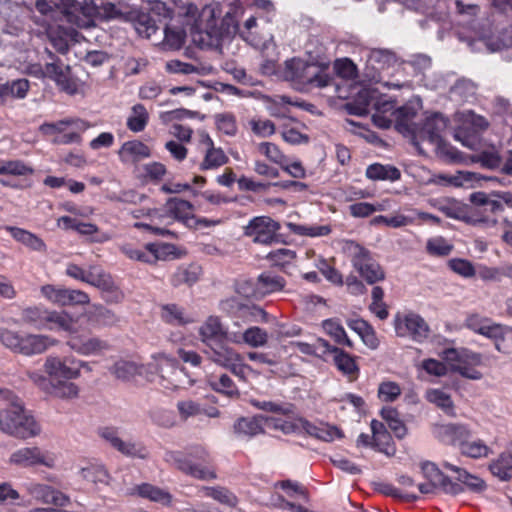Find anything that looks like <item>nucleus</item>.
<instances>
[{
	"label": "nucleus",
	"mask_w": 512,
	"mask_h": 512,
	"mask_svg": "<svg viewBox=\"0 0 512 512\" xmlns=\"http://www.w3.org/2000/svg\"><path fill=\"white\" fill-rule=\"evenodd\" d=\"M184 18L183 28L165 27L164 41L169 48L179 49L187 32L191 34L193 42L202 48L219 44L212 8L206 6L199 12L195 5L190 4Z\"/></svg>",
	"instance_id": "nucleus-1"
},
{
	"label": "nucleus",
	"mask_w": 512,
	"mask_h": 512,
	"mask_svg": "<svg viewBox=\"0 0 512 512\" xmlns=\"http://www.w3.org/2000/svg\"><path fill=\"white\" fill-rule=\"evenodd\" d=\"M0 405V430L3 433L18 439H28L40 434V425L12 392L0 391Z\"/></svg>",
	"instance_id": "nucleus-2"
},
{
	"label": "nucleus",
	"mask_w": 512,
	"mask_h": 512,
	"mask_svg": "<svg viewBox=\"0 0 512 512\" xmlns=\"http://www.w3.org/2000/svg\"><path fill=\"white\" fill-rule=\"evenodd\" d=\"M147 216L150 217V223L138 222L135 223V227L144 228L159 236H175L174 232L160 225L168 226L177 221L186 227L193 228L195 223L193 204L177 197L169 198L166 201L163 213L156 209L148 210Z\"/></svg>",
	"instance_id": "nucleus-3"
},
{
	"label": "nucleus",
	"mask_w": 512,
	"mask_h": 512,
	"mask_svg": "<svg viewBox=\"0 0 512 512\" xmlns=\"http://www.w3.org/2000/svg\"><path fill=\"white\" fill-rule=\"evenodd\" d=\"M285 64V78L297 86L323 88L328 86L332 80L325 68L315 63L293 58L287 60Z\"/></svg>",
	"instance_id": "nucleus-4"
},
{
	"label": "nucleus",
	"mask_w": 512,
	"mask_h": 512,
	"mask_svg": "<svg viewBox=\"0 0 512 512\" xmlns=\"http://www.w3.org/2000/svg\"><path fill=\"white\" fill-rule=\"evenodd\" d=\"M153 361L147 367L148 370H155L158 375V384L170 391L186 389L193 385V380L188 376L183 368L178 366L175 359L160 353L154 355Z\"/></svg>",
	"instance_id": "nucleus-5"
},
{
	"label": "nucleus",
	"mask_w": 512,
	"mask_h": 512,
	"mask_svg": "<svg viewBox=\"0 0 512 512\" xmlns=\"http://www.w3.org/2000/svg\"><path fill=\"white\" fill-rule=\"evenodd\" d=\"M0 342L13 352L32 356L44 353L50 347L57 345L58 341L42 334H24L0 328Z\"/></svg>",
	"instance_id": "nucleus-6"
},
{
	"label": "nucleus",
	"mask_w": 512,
	"mask_h": 512,
	"mask_svg": "<svg viewBox=\"0 0 512 512\" xmlns=\"http://www.w3.org/2000/svg\"><path fill=\"white\" fill-rule=\"evenodd\" d=\"M91 124L79 118H65L56 122L43 123L39 130L58 145L81 143V134L88 130Z\"/></svg>",
	"instance_id": "nucleus-7"
},
{
	"label": "nucleus",
	"mask_w": 512,
	"mask_h": 512,
	"mask_svg": "<svg viewBox=\"0 0 512 512\" xmlns=\"http://www.w3.org/2000/svg\"><path fill=\"white\" fill-rule=\"evenodd\" d=\"M347 251L353 268L369 285L385 280L386 273L376 261L370 250L355 241L347 243Z\"/></svg>",
	"instance_id": "nucleus-8"
},
{
	"label": "nucleus",
	"mask_w": 512,
	"mask_h": 512,
	"mask_svg": "<svg viewBox=\"0 0 512 512\" xmlns=\"http://www.w3.org/2000/svg\"><path fill=\"white\" fill-rule=\"evenodd\" d=\"M421 469L428 482L418 485L420 493L434 494L439 489L445 494L455 496L464 492L463 487L459 483L452 481L434 463L425 462L422 464Z\"/></svg>",
	"instance_id": "nucleus-9"
},
{
	"label": "nucleus",
	"mask_w": 512,
	"mask_h": 512,
	"mask_svg": "<svg viewBox=\"0 0 512 512\" xmlns=\"http://www.w3.org/2000/svg\"><path fill=\"white\" fill-rule=\"evenodd\" d=\"M97 2L95 0H66L61 10L63 20L79 28H89L97 21Z\"/></svg>",
	"instance_id": "nucleus-10"
},
{
	"label": "nucleus",
	"mask_w": 512,
	"mask_h": 512,
	"mask_svg": "<svg viewBox=\"0 0 512 512\" xmlns=\"http://www.w3.org/2000/svg\"><path fill=\"white\" fill-rule=\"evenodd\" d=\"M28 496L37 502L51 506L67 507L71 498L59 489L36 480H29L23 484Z\"/></svg>",
	"instance_id": "nucleus-11"
},
{
	"label": "nucleus",
	"mask_w": 512,
	"mask_h": 512,
	"mask_svg": "<svg viewBox=\"0 0 512 512\" xmlns=\"http://www.w3.org/2000/svg\"><path fill=\"white\" fill-rule=\"evenodd\" d=\"M80 365H83L80 363V359H77L72 355L64 357L58 355H49L45 359L43 368L45 373L52 380H74L80 377Z\"/></svg>",
	"instance_id": "nucleus-12"
},
{
	"label": "nucleus",
	"mask_w": 512,
	"mask_h": 512,
	"mask_svg": "<svg viewBox=\"0 0 512 512\" xmlns=\"http://www.w3.org/2000/svg\"><path fill=\"white\" fill-rule=\"evenodd\" d=\"M444 354L447 360L455 361L452 365L453 371L472 380L482 378V373L477 369L482 364L481 354L468 350L459 353L453 348L445 350Z\"/></svg>",
	"instance_id": "nucleus-13"
},
{
	"label": "nucleus",
	"mask_w": 512,
	"mask_h": 512,
	"mask_svg": "<svg viewBox=\"0 0 512 512\" xmlns=\"http://www.w3.org/2000/svg\"><path fill=\"white\" fill-rule=\"evenodd\" d=\"M256 286L251 281H242L237 284V296L225 304L234 309L238 317L252 321L255 316Z\"/></svg>",
	"instance_id": "nucleus-14"
},
{
	"label": "nucleus",
	"mask_w": 512,
	"mask_h": 512,
	"mask_svg": "<svg viewBox=\"0 0 512 512\" xmlns=\"http://www.w3.org/2000/svg\"><path fill=\"white\" fill-rule=\"evenodd\" d=\"M9 462L23 468L38 465L45 466L47 468H54L56 459L53 454L43 451L37 446H32L22 447L14 451L9 457Z\"/></svg>",
	"instance_id": "nucleus-15"
},
{
	"label": "nucleus",
	"mask_w": 512,
	"mask_h": 512,
	"mask_svg": "<svg viewBox=\"0 0 512 512\" xmlns=\"http://www.w3.org/2000/svg\"><path fill=\"white\" fill-rule=\"evenodd\" d=\"M325 352L332 355V362L337 370L345 376L348 381L353 382L359 378L360 367L357 363L358 356L351 355L338 346L331 345L327 340L320 339Z\"/></svg>",
	"instance_id": "nucleus-16"
},
{
	"label": "nucleus",
	"mask_w": 512,
	"mask_h": 512,
	"mask_svg": "<svg viewBox=\"0 0 512 512\" xmlns=\"http://www.w3.org/2000/svg\"><path fill=\"white\" fill-rule=\"evenodd\" d=\"M395 331L397 336L410 337L413 341L422 343L429 337L430 328L420 315L410 313L396 319Z\"/></svg>",
	"instance_id": "nucleus-17"
},
{
	"label": "nucleus",
	"mask_w": 512,
	"mask_h": 512,
	"mask_svg": "<svg viewBox=\"0 0 512 512\" xmlns=\"http://www.w3.org/2000/svg\"><path fill=\"white\" fill-rule=\"evenodd\" d=\"M163 459L169 465L174 466L175 468L192 477L201 480L216 478V475L212 469L193 464L181 451L166 450Z\"/></svg>",
	"instance_id": "nucleus-18"
},
{
	"label": "nucleus",
	"mask_w": 512,
	"mask_h": 512,
	"mask_svg": "<svg viewBox=\"0 0 512 512\" xmlns=\"http://www.w3.org/2000/svg\"><path fill=\"white\" fill-rule=\"evenodd\" d=\"M436 438L445 445L456 446L461 449L472 433L467 425L460 423H448L437 425L434 430Z\"/></svg>",
	"instance_id": "nucleus-19"
},
{
	"label": "nucleus",
	"mask_w": 512,
	"mask_h": 512,
	"mask_svg": "<svg viewBox=\"0 0 512 512\" xmlns=\"http://www.w3.org/2000/svg\"><path fill=\"white\" fill-rule=\"evenodd\" d=\"M375 113H381L395 118V126L398 131L411 132L410 120L415 113L405 106L395 108V102L390 100H378L374 103Z\"/></svg>",
	"instance_id": "nucleus-20"
},
{
	"label": "nucleus",
	"mask_w": 512,
	"mask_h": 512,
	"mask_svg": "<svg viewBox=\"0 0 512 512\" xmlns=\"http://www.w3.org/2000/svg\"><path fill=\"white\" fill-rule=\"evenodd\" d=\"M448 124V118L439 112H435L425 119L419 130V137L430 144H434L443 138L442 133L446 130Z\"/></svg>",
	"instance_id": "nucleus-21"
},
{
	"label": "nucleus",
	"mask_w": 512,
	"mask_h": 512,
	"mask_svg": "<svg viewBox=\"0 0 512 512\" xmlns=\"http://www.w3.org/2000/svg\"><path fill=\"white\" fill-rule=\"evenodd\" d=\"M67 346L82 356L101 355L110 348L107 341L97 337H71Z\"/></svg>",
	"instance_id": "nucleus-22"
},
{
	"label": "nucleus",
	"mask_w": 512,
	"mask_h": 512,
	"mask_svg": "<svg viewBox=\"0 0 512 512\" xmlns=\"http://www.w3.org/2000/svg\"><path fill=\"white\" fill-rule=\"evenodd\" d=\"M370 427L372 439H374L373 449L388 457L394 456L396 453V446L391 434L386 429V426L382 422L373 419L370 423Z\"/></svg>",
	"instance_id": "nucleus-23"
},
{
	"label": "nucleus",
	"mask_w": 512,
	"mask_h": 512,
	"mask_svg": "<svg viewBox=\"0 0 512 512\" xmlns=\"http://www.w3.org/2000/svg\"><path fill=\"white\" fill-rule=\"evenodd\" d=\"M51 62L45 64V77L56 82L63 90L72 92L70 81V67L65 66L62 62L56 61L54 55L47 51Z\"/></svg>",
	"instance_id": "nucleus-24"
},
{
	"label": "nucleus",
	"mask_w": 512,
	"mask_h": 512,
	"mask_svg": "<svg viewBox=\"0 0 512 512\" xmlns=\"http://www.w3.org/2000/svg\"><path fill=\"white\" fill-rule=\"evenodd\" d=\"M267 430H278L286 435L297 433L299 432L298 418L287 420L277 416L258 415V433H265Z\"/></svg>",
	"instance_id": "nucleus-25"
},
{
	"label": "nucleus",
	"mask_w": 512,
	"mask_h": 512,
	"mask_svg": "<svg viewBox=\"0 0 512 512\" xmlns=\"http://www.w3.org/2000/svg\"><path fill=\"white\" fill-rule=\"evenodd\" d=\"M45 328L49 330H62L69 333L77 332V321L66 311L48 310Z\"/></svg>",
	"instance_id": "nucleus-26"
},
{
	"label": "nucleus",
	"mask_w": 512,
	"mask_h": 512,
	"mask_svg": "<svg viewBox=\"0 0 512 512\" xmlns=\"http://www.w3.org/2000/svg\"><path fill=\"white\" fill-rule=\"evenodd\" d=\"M136 32L145 38H150L159 28L156 18L144 11H132L129 16Z\"/></svg>",
	"instance_id": "nucleus-27"
},
{
	"label": "nucleus",
	"mask_w": 512,
	"mask_h": 512,
	"mask_svg": "<svg viewBox=\"0 0 512 512\" xmlns=\"http://www.w3.org/2000/svg\"><path fill=\"white\" fill-rule=\"evenodd\" d=\"M5 230L10 233L14 240L27 248L37 252H46L47 246L45 242L36 234L14 226H5Z\"/></svg>",
	"instance_id": "nucleus-28"
},
{
	"label": "nucleus",
	"mask_w": 512,
	"mask_h": 512,
	"mask_svg": "<svg viewBox=\"0 0 512 512\" xmlns=\"http://www.w3.org/2000/svg\"><path fill=\"white\" fill-rule=\"evenodd\" d=\"M347 326L356 332L363 343L370 349L375 350L379 346V339L371 324L363 319H349Z\"/></svg>",
	"instance_id": "nucleus-29"
},
{
	"label": "nucleus",
	"mask_w": 512,
	"mask_h": 512,
	"mask_svg": "<svg viewBox=\"0 0 512 512\" xmlns=\"http://www.w3.org/2000/svg\"><path fill=\"white\" fill-rule=\"evenodd\" d=\"M151 156L149 147L141 141L132 140L125 142L120 150L119 157L122 162H138Z\"/></svg>",
	"instance_id": "nucleus-30"
},
{
	"label": "nucleus",
	"mask_w": 512,
	"mask_h": 512,
	"mask_svg": "<svg viewBox=\"0 0 512 512\" xmlns=\"http://www.w3.org/2000/svg\"><path fill=\"white\" fill-rule=\"evenodd\" d=\"M83 282L107 292L113 291L115 288L111 275L98 265L89 266Z\"/></svg>",
	"instance_id": "nucleus-31"
},
{
	"label": "nucleus",
	"mask_w": 512,
	"mask_h": 512,
	"mask_svg": "<svg viewBox=\"0 0 512 512\" xmlns=\"http://www.w3.org/2000/svg\"><path fill=\"white\" fill-rule=\"evenodd\" d=\"M47 394L61 400L70 401L77 399L79 397L80 388L76 383L72 382L71 380H52V383Z\"/></svg>",
	"instance_id": "nucleus-32"
},
{
	"label": "nucleus",
	"mask_w": 512,
	"mask_h": 512,
	"mask_svg": "<svg viewBox=\"0 0 512 512\" xmlns=\"http://www.w3.org/2000/svg\"><path fill=\"white\" fill-rule=\"evenodd\" d=\"M279 229L280 224L277 221L267 216H258V243L280 242Z\"/></svg>",
	"instance_id": "nucleus-33"
},
{
	"label": "nucleus",
	"mask_w": 512,
	"mask_h": 512,
	"mask_svg": "<svg viewBox=\"0 0 512 512\" xmlns=\"http://www.w3.org/2000/svg\"><path fill=\"white\" fill-rule=\"evenodd\" d=\"M202 274V268L200 265L192 263L189 265H183L177 268L171 277V284L174 287H179L183 284L188 286L196 283Z\"/></svg>",
	"instance_id": "nucleus-34"
},
{
	"label": "nucleus",
	"mask_w": 512,
	"mask_h": 512,
	"mask_svg": "<svg viewBox=\"0 0 512 512\" xmlns=\"http://www.w3.org/2000/svg\"><path fill=\"white\" fill-rule=\"evenodd\" d=\"M444 467L457 474V483H459L463 488L464 486H466L469 490L473 492H482L485 490L486 483L480 477L472 475L465 469L450 463H445Z\"/></svg>",
	"instance_id": "nucleus-35"
},
{
	"label": "nucleus",
	"mask_w": 512,
	"mask_h": 512,
	"mask_svg": "<svg viewBox=\"0 0 512 512\" xmlns=\"http://www.w3.org/2000/svg\"><path fill=\"white\" fill-rule=\"evenodd\" d=\"M260 52L262 57L265 58L264 63L261 64V73L264 75L275 74L277 71L278 51L272 36L263 42Z\"/></svg>",
	"instance_id": "nucleus-36"
},
{
	"label": "nucleus",
	"mask_w": 512,
	"mask_h": 512,
	"mask_svg": "<svg viewBox=\"0 0 512 512\" xmlns=\"http://www.w3.org/2000/svg\"><path fill=\"white\" fill-rule=\"evenodd\" d=\"M135 491L140 497L147 498L163 506H169L172 502V495L168 491L149 483L136 486Z\"/></svg>",
	"instance_id": "nucleus-37"
},
{
	"label": "nucleus",
	"mask_w": 512,
	"mask_h": 512,
	"mask_svg": "<svg viewBox=\"0 0 512 512\" xmlns=\"http://www.w3.org/2000/svg\"><path fill=\"white\" fill-rule=\"evenodd\" d=\"M490 472L502 481H508L512 477V452H502L497 459L489 464Z\"/></svg>",
	"instance_id": "nucleus-38"
},
{
	"label": "nucleus",
	"mask_w": 512,
	"mask_h": 512,
	"mask_svg": "<svg viewBox=\"0 0 512 512\" xmlns=\"http://www.w3.org/2000/svg\"><path fill=\"white\" fill-rule=\"evenodd\" d=\"M147 371V366L126 360L116 362L111 368V373L121 380H130L136 375L145 374Z\"/></svg>",
	"instance_id": "nucleus-39"
},
{
	"label": "nucleus",
	"mask_w": 512,
	"mask_h": 512,
	"mask_svg": "<svg viewBox=\"0 0 512 512\" xmlns=\"http://www.w3.org/2000/svg\"><path fill=\"white\" fill-rule=\"evenodd\" d=\"M324 331L338 344L354 348V343L349 339L344 327L338 319H326L322 322Z\"/></svg>",
	"instance_id": "nucleus-40"
},
{
	"label": "nucleus",
	"mask_w": 512,
	"mask_h": 512,
	"mask_svg": "<svg viewBox=\"0 0 512 512\" xmlns=\"http://www.w3.org/2000/svg\"><path fill=\"white\" fill-rule=\"evenodd\" d=\"M210 387L217 393H220L230 399H238L240 392L233 380L226 374L213 376L209 379Z\"/></svg>",
	"instance_id": "nucleus-41"
},
{
	"label": "nucleus",
	"mask_w": 512,
	"mask_h": 512,
	"mask_svg": "<svg viewBox=\"0 0 512 512\" xmlns=\"http://www.w3.org/2000/svg\"><path fill=\"white\" fill-rule=\"evenodd\" d=\"M203 341L221 340L226 336V329L217 316H209L199 329Z\"/></svg>",
	"instance_id": "nucleus-42"
},
{
	"label": "nucleus",
	"mask_w": 512,
	"mask_h": 512,
	"mask_svg": "<svg viewBox=\"0 0 512 512\" xmlns=\"http://www.w3.org/2000/svg\"><path fill=\"white\" fill-rule=\"evenodd\" d=\"M425 399L440 408L446 415L455 416L454 403L451 396L441 389H428Z\"/></svg>",
	"instance_id": "nucleus-43"
},
{
	"label": "nucleus",
	"mask_w": 512,
	"mask_h": 512,
	"mask_svg": "<svg viewBox=\"0 0 512 512\" xmlns=\"http://www.w3.org/2000/svg\"><path fill=\"white\" fill-rule=\"evenodd\" d=\"M285 286V279L281 276L262 273L258 275V295H267L281 291Z\"/></svg>",
	"instance_id": "nucleus-44"
},
{
	"label": "nucleus",
	"mask_w": 512,
	"mask_h": 512,
	"mask_svg": "<svg viewBox=\"0 0 512 512\" xmlns=\"http://www.w3.org/2000/svg\"><path fill=\"white\" fill-rule=\"evenodd\" d=\"M66 0H37L36 8L45 17L52 21L63 20L61 10H64Z\"/></svg>",
	"instance_id": "nucleus-45"
},
{
	"label": "nucleus",
	"mask_w": 512,
	"mask_h": 512,
	"mask_svg": "<svg viewBox=\"0 0 512 512\" xmlns=\"http://www.w3.org/2000/svg\"><path fill=\"white\" fill-rule=\"evenodd\" d=\"M366 176L372 180H399L401 173L393 166H385L379 163L368 166Z\"/></svg>",
	"instance_id": "nucleus-46"
},
{
	"label": "nucleus",
	"mask_w": 512,
	"mask_h": 512,
	"mask_svg": "<svg viewBox=\"0 0 512 512\" xmlns=\"http://www.w3.org/2000/svg\"><path fill=\"white\" fill-rule=\"evenodd\" d=\"M116 450L130 458L147 459L149 457L147 447L138 441L123 440L121 438Z\"/></svg>",
	"instance_id": "nucleus-47"
},
{
	"label": "nucleus",
	"mask_w": 512,
	"mask_h": 512,
	"mask_svg": "<svg viewBox=\"0 0 512 512\" xmlns=\"http://www.w3.org/2000/svg\"><path fill=\"white\" fill-rule=\"evenodd\" d=\"M149 120V114L142 104H136L131 108L127 118V127L133 132H141L145 129Z\"/></svg>",
	"instance_id": "nucleus-48"
},
{
	"label": "nucleus",
	"mask_w": 512,
	"mask_h": 512,
	"mask_svg": "<svg viewBox=\"0 0 512 512\" xmlns=\"http://www.w3.org/2000/svg\"><path fill=\"white\" fill-rule=\"evenodd\" d=\"M228 157L221 148L211 147L206 149L204 159L200 164L201 170H214L228 162Z\"/></svg>",
	"instance_id": "nucleus-49"
},
{
	"label": "nucleus",
	"mask_w": 512,
	"mask_h": 512,
	"mask_svg": "<svg viewBox=\"0 0 512 512\" xmlns=\"http://www.w3.org/2000/svg\"><path fill=\"white\" fill-rule=\"evenodd\" d=\"M460 453L468 458L480 459L488 457L492 453V450L480 439L473 441L468 439L461 447Z\"/></svg>",
	"instance_id": "nucleus-50"
},
{
	"label": "nucleus",
	"mask_w": 512,
	"mask_h": 512,
	"mask_svg": "<svg viewBox=\"0 0 512 512\" xmlns=\"http://www.w3.org/2000/svg\"><path fill=\"white\" fill-rule=\"evenodd\" d=\"M289 230L299 236L321 237L331 233L330 225H303L296 223H288Z\"/></svg>",
	"instance_id": "nucleus-51"
},
{
	"label": "nucleus",
	"mask_w": 512,
	"mask_h": 512,
	"mask_svg": "<svg viewBox=\"0 0 512 512\" xmlns=\"http://www.w3.org/2000/svg\"><path fill=\"white\" fill-rule=\"evenodd\" d=\"M209 357L215 363L223 367L230 368L234 361H238L239 355L231 348L218 344L217 347L211 348Z\"/></svg>",
	"instance_id": "nucleus-52"
},
{
	"label": "nucleus",
	"mask_w": 512,
	"mask_h": 512,
	"mask_svg": "<svg viewBox=\"0 0 512 512\" xmlns=\"http://www.w3.org/2000/svg\"><path fill=\"white\" fill-rule=\"evenodd\" d=\"M3 102L9 98L23 99L29 90V81L27 79H17L2 84Z\"/></svg>",
	"instance_id": "nucleus-53"
},
{
	"label": "nucleus",
	"mask_w": 512,
	"mask_h": 512,
	"mask_svg": "<svg viewBox=\"0 0 512 512\" xmlns=\"http://www.w3.org/2000/svg\"><path fill=\"white\" fill-rule=\"evenodd\" d=\"M433 145H435L436 155L444 162L460 163L463 160L462 153L450 143L446 142L443 138L435 142Z\"/></svg>",
	"instance_id": "nucleus-54"
},
{
	"label": "nucleus",
	"mask_w": 512,
	"mask_h": 512,
	"mask_svg": "<svg viewBox=\"0 0 512 512\" xmlns=\"http://www.w3.org/2000/svg\"><path fill=\"white\" fill-rule=\"evenodd\" d=\"M162 319L171 325H184L192 320L184 313L183 308L176 304H167L161 308Z\"/></svg>",
	"instance_id": "nucleus-55"
},
{
	"label": "nucleus",
	"mask_w": 512,
	"mask_h": 512,
	"mask_svg": "<svg viewBox=\"0 0 512 512\" xmlns=\"http://www.w3.org/2000/svg\"><path fill=\"white\" fill-rule=\"evenodd\" d=\"M465 327L486 337L495 336V324H488V319L482 318L478 314L468 315L465 320Z\"/></svg>",
	"instance_id": "nucleus-56"
},
{
	"label": "nucleus",
	"mask_w": 512,
	"mask_h": 512,
	"mask_svg": "<svg viewBox=\"0 0 512 512\" xmlns=\"http://www.w3.org/2000/svg\"><path fill=\"white\" fill-rule=\"evenodd\" d=\"M495 336L489 338L494 340L495 347L499 352L509 354L512 352V328L495 324Z\"/></svg>",
	"instance_id": "nucleus-57"
},
{
	"label": "nucleus",
	"mask_w": 512,
	"mask_h": 512,
	"mask_svg": "<svg viewBox=\"0 0 512 512\" xmlns=\"http://www.w3.org/2000/svg\"><path fill=\"white\" fill-rule=\"evenodd\" d=\"M48 310L40 307H27L22 310L21 319L24 323L33 325L37 329H45V321Z\"/></svg>",
	"instance_id": "nucleus-58"
},
{
	"label": "nucleus",
	"mask_w": 512,
	"mask_h": 512,
	"mask_svg": "<svg viewBox=\"0 0 512 512\" xmlns=\"http://www.w3.org/2000/svg\"><path fill=\"white\" fill-rule=\"evenodd\" d=\"M33 173V168L22 160H1L0 175L26 176Z\"/></svg>",
	"instance_id": "nucleus-59"
},
{
	"label": "nucleus",
	"mask_w": 512,
	"mask_h": 512,
	"mask_svg": "<svg viewBox=\"0 0 512 512\" xmlns=\"http://www.w3.org/2000/svg\"><path fill=\"white\" fill-rule=\"evenodd\" d=\"M375 490L385 496L393 497L395 499H400L407 502H415L419 499L418 495L408 491H403L395 487L393 484L386 482L377 483Z\"/></svg>",
	"instance_id": "nucleus-60"
},
{
	"label": "nucleus",
	"mask_w": 512,
	"mask_h": 512,
	"mask_svg": "<svg viewBox=\"0 0 512 512\" xmlns=\"http://www.w3.org/2000/svg\"><path fill=\"white\" fill-rule=\"evenodd\" d=\"M81 477L92 483H106L108 480V473L101 464H89L80 470Z\"/></svg>",
	"instance_id": "nucleus-61"
},
{
	"label": "nucleus",
	"mask_w": 512,
	"mask_h": 512,
	"mask_svg": "<svg viewBox=\"0 0 512 512\" xmlns=\"http://www.w3.org/2000/svg\"><path fill=\"white\" fill-rule=\"evenodd\" d=\"M454 247L443 237L431 238L427 241L426 251L430 256L445 257L448 256Z\"/></svg>",
	"instance_id": "nucleus-62"
},
{
	"label": "nucleus",
	"mask_w": 512,
	"mask_h": 512,
	"mask_svg": "<svg viewBox=\"0 0 512 512\" xmlns=\"http://www.w3.org/2000/svg\"><path fill=\"white\" fill-rule=\"evenodd\" d=\"M176 408L179 414V417L186 421L191 417H197L204 412V408L202 405L191 399L180 400L176 404Z\"/></svg>",
	"instance_id": "nucleus-63"
},
{
	"label": "nucleus",
	"mask_w": 512,
	"mask_h": 512,
	"mask_svg": "<svg viewBox=\"0 0 512 512\" xmlns=\"http://www.w3.org/2000/svg\"><path fill=\"white\" fill-rule=\"evenodd\" d=\"M234 432L238 438L249 440L256 434V418L241 417L234 424Z\"/></svg>",
	"instance_id": "nucleus-64"
}]
</instances>
